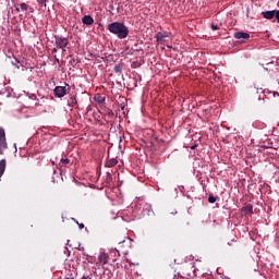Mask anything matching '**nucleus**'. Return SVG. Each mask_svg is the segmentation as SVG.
<instances>
[{
  "instance_id": "1",
  "label": "nucleus",
  "mask_w": 279,
  "mask_h": 279,
  "mask_svg": "<svg viewBox=\"0 0 279 279\" xmlns=\"http://www.w3.org/2000/svg\"><path fill=\"white\" fill-rule=\"evenodd\" d=\"M40 100L38 96L31 93H24L20 96V101L24 108H37V106H43V104L47 101V97L41 96Z\"/></svg>"
},
{
  "instance_id": "2",
  "label": "nucleus",
  "mask_w": 279,
  "mask_h": 279,
  "mask_svg": "<svg viewBox=\"0 0 279 279\" xmlns=\"http://www.w3.org/2000/svg\"><path fill=\"white\" fill-rule=\"evenodd\" d=\"M107 29L120 39L128 38V35L130 34L128 26L121 22H113L108 24Z\"/></svg>"
},
{
  "instance_id": "3",
  "label": "nucleus",
  "mask_w": 279,
  "mask_h": 279,
  "mask_svg": "<svg viewBox=\"0 0 279 279\" xmlns=\"http://www.w3.org/2000/svg\"><path fill=\"white\" fill-rule=\"evenodd\" d=\"M54 45L56 47L52 49V53H58V49H61L64 52L69 46V38L54 35Z\"/></svg>"
},
{
  "instance_id": "4",
  "label": "nucleus",
  "mask_w": 279,
  "mask_h": 279,
  "mask_svg": "<svg viewBox=\"0 0 279 279\" xmlns=\"http://www.w3.org/2000/svg\"><path fill=\"white\" fill-rule=\"evenodd\" d=\"M8 149V141L5 140V130L0 126V154L3 155Z\"/></svg>"
},
{
  "instance_id": "5",
  "label": "nucleus",
  "mask_w": 279,
  "mask_h": 279,
  "mask_svg": "<svg viewBox=\"0 0 279 279\" xmlns=\"http://www.w3.org/2000/svg\"><path fill=\"white\" fill-rule=\"evenodd\" d=\"M69 90H70L69 84H65V86H57L53 89L54 97L62 99V97H64V95H66V93H69Z\"/></svg>"
},
{
  "instance_id": "6",
  "label": "nucleus",
  "mask_w": 279,
  "mask_h": 279,
  "mask_svg": "<svg viewBox=\"0 0 279 279\" xmlns=\"http://www.w3.org/2000/svg\"><path fill=\"white\" fill-rule=\"evenodd\" d=\"M239 243V238L236 234L231 233L227 236V245L225 246L226 250H230V247H236V244Z\"/></svg>"
},
{
  "instance_id": "7",
  "label": "nucleus",
  "mask_w": 279,
  "mask_h": 279,
  "mask_svg": "<svg viewBox=\"0 0 279 279\" xmlns=\"http://www.w3.org/2000/svg\"><path fill=\"white\" fill-rule=\"evenodd\" d=\"M132 245V239L126 238L122 242L119 243V250H121L122 254H128V250H130Z\"/></svg>"
},
{
  "instance_id": "8",
  "label": "nucleus",
  "mask_w": 279,
  "mask_h": 279,
  "mask_svg": "<svg viewBox=\"0 0 279 279\" xmlns=\"http://www.w3.org/2000/svg\"><path fill=\"white\" fill-rule=\"evenodd\" d=\"M262 15L264 19L271 20L274 16L277 19V22L279 23V10H272V11H264L262 12Z\"/></svg>"
},
{
  "instance_id": "9",
  "label": "nucleus",
  "mask_w": 279,
  "mask_h": 279,
  "mask_svg": "<svg viewBox=\"0 0 279 279\" xmlns=\"http://www.w3.org/2000/svg\"><path fill=\"white\" fill-rule=\"evenodd\" d=\"M108 260H110V256L108 255V253H100L98 255V263L100 265H108Z\"/></svg>"
},
{
  "instance_id": "10",
  "label": "nucleus",
  "mask_w": 279,
  "mask_h": 279,
  "mask_svg": "<svg viewBox=\"0 0 279 279\" xmlns=\"http://www.w3.org/2000/svg\"><path fill=\"white\" fill-rule=\"evenodd\" d=\"M234 38H236L238 40H241L242 38L244 40H247L250 38V33H245V32L234 33Z\"/></svg>"
},
{
  "instance_id": "11",
  "label": "nucleus",
  "mask_w": 279,
  "mask_h": 279,
  "mask_svg": "<svg viewBox=\"0 0 279 279\" xmlns=\"http://www.w3.org/2000/svg\"><path fill=\"white\" fill-rule=\"evenodd\" d=\"M82 23L83 25H93V23H95V20L90 15H84L82 17Z\"/></svg>"
},
{
  "instance_id": "12",
  "label": "nucleus",
  "mask_w": 279,
  "mask_h": 279,
  "mask_svg": "<svg viewBox=\"0 0 279 279\" xmlns=\"http://www.w3.org/2000/svg\"><path fill=\"white\" fill-rule=\"evenodd\" d=\"M169 35L167 33L158 32L155 36L157 43L165 40Z\"/></svg>"
},
{
  "instance_id": "13",
  "label": "nucleus",
  "mask_w": 279,
  "mask_h": 279,
  "mask_svg": "<svg viewBox=\"0 0 279 279\" xmlns=\"http://www.w3.org/2000/svg\"><path fill=\"white\" fill-rule=\"evenodd\" d=\"M76 104H77V97L71 96L68 99V106H70V108H75Z\"/></svg>"
},
{
  "instance_id": "14",
  "label": "nucleus",
  "mask_w": 279,
  "mask_h": 279,
  "mask_svg": "<svg viewBox=\"0 0 279 279\" xmlns=\"http://www.w3.org/2000/svg\"><path fill=\"white\" fill-rule=\"evenodd\" d=\"M118 163H119V160H117V158H111L106 162L105 167L112 168V167H116V165Z\"/></svg>"
},
{
  "instance_id": "15",
  "label": "nucleus",
  "mask_w": 279,
  "mask_h": 279,
  "mask_svg": "<svg viewBox=\"0 0 279 279\" xmlns=\"http://www.w3.org/2000/svg\"><path fill=\"white\" fill-rule=\"evenodd\" d=\"M242 213H244V215H252V213H254V208L252 205L244 206L242 208Z\"/></svg>"
},
{
  "instance_id": "16",
  "label": "nucleus",
  "mask_w": 279,
  "mask_h": 279,
  "mask_svg": "<svg viewBox=\"0 0 279 279\" xmlns=\"http://www.w3.org/2000/svg\"><path fill=\"white\" fill-rule=\"evenodd\" d=\"M5 173V159L0 160V178Z\"/></svg>"
},
{
  "instance_id": "17",
  "label": "nucleus",
  "mask_w": 279,
  "mask_h": 279,
  "mask_svg": "<svg viewBox=\"0 0 279 279\" xmlns=\"http://www.w3.org/2000/svg\"><path fill=\"white\" fill-rule=\"evenodd\" d=\"M113 71L114 73H123V66L121 64H116Z\"/></svg>"
},
{
  "instance_id": "18",
  "label": "nucleus",
  "mask_w": 279,
  "mask_h": 279,
  "mask_svg": "<svg viewBox=\"0 0 279 279\" xmlns=\"http://www.w3.org/2000/svg\"><path fill=\"white\" fill-rule=\"evenodd\" d=\"M20 8H21L22 12H27L29 10V5H27V3H25V2H22L20 4Z\"/></svg>"
},
{
  "instance_id": "19",
  "label": "nucleus",
  "mask_w": 279,
  "mask_h": 279,
  "mask_svg": "<svg viewBox=\"0 0 279 279\" xmlns=\"http://www.w3.org/2000/svg\"><path fill=\"white\" fill-rule=\"evenodd\" d=\"M13 66H15L16 69H21V61H19V59H15V61H12Z\"/></svg>"
},
{
  "instance_id": "20",
  "label": "nucleus",
  "mask_w": 279,
  "mask_h": 279,
  "mask_svg": "<svg viewBox=\"0 0 279 279\" xmlns=\"http://www.w3.org/2000/svg\"><path fill=\"white\" fill-rule=\"evenodd\" d=\"M208 202H209V204H215V202H217V197L209 195Z\"/></svg>"
},
{
  "instance_id": "21",
  "label": "nucleus",
  "mask_w": 279,
  "mask_h": 279,
  "mask_svg": "<svg viewBox=\"0 0 279 279\" xmlns=\"http://www.w3.org/2000/svg\"><path fill=\"white\" fill-rule=\"evenodd\" d=\"M61 162H62V165H69L70 162H71V159H69V158H61Z\"/></svg>"
},
{
  "instance_id": "22",
  "label": "nucleus",
  "mask_w": 279,
  "mask_h": 279,
  "mask_svg": "<svg viewBox=\"0 0 279 279\" xmlns=\"http://www.w3.org/2000/svg\"><path fill=\"white\" fill-rule=\"evenodd\" d=\"M37 3H40V5L47 7V0H37Z\"/></svg>"
},
{
  "instance_id": "23",
  "label": "nucleus",
  "mask_w": 279,
  "mask_h": 279,
  "mask_svg": "<svg viewBox=\"0 0 279 279\" xmlns=\"http://www.w3.org/2000/svg\"><path fill=\"white\" fill-rule=\"evenodd\" d=\"M211 29H213L214 32H216L217 29H219V26H218V25H215V24H211Z\"/></svg>"
},
{
  "instance_id": "24",
  "label": "nucleus",
  "mask_w": 279,
  "mask_h": 279,
  "mask_svg": "<svg viewBox=\"0 0 279 279\" xmlns=\"http://www.w3.org/2000/svg\"><path fill=\"white\" fill-rule=\"evenodd\" d=\"M76 223H77L80 230H84V223H78V222H76Z\"/></svg>"
},
{
  "instance_id": "25",
  "label": "nucleus",
  "mask_w": 279,
  "mask_h": 279,
  "mask_svg": "<svg viewBox=\"0 0 279 279\" xmlns=\"http://www.w3.org/2000/svg\"><path fill=\"white\" fill-rule=\"evenodd\" d=\"M108 114L111 117H114V111L113 110H108Z\"/></svg>"
},
{
  "instance_id": "26",
  "label": "nucleus",
  "mask_w": 279,
  "mask_h": 279,
  "mask_svg": "<svg viewBox=\"0 0 279 279\" xmlns=\"http://www.w3.org/2000/svg\"><path fill=\"white\" fill-rule=\"evenodd\" d=\"M75 63V59H72L71 61H70V64H74Z\"/></svg>"
},
{
  "instance_id": "27",
  "label": "nucleus",
  "mask_w": 279,
  "mask_h": 279,
  "mask_svg": "<svg viewBox=\"0 0 279 279\" xmlns=\"http://www.w3.org/2000/svg\"><path fill=\"white\" fill-rule=\"evenodd\" d=\"M15 11L16 12H21V9H19V7L15 8Z\"/></svg>"
},
{
  "instance_id": "28",
  "label": "nucleus",
  "mask_w": 279,
  "mask_h": 279,
  "mask_svg": "<svg viewBox=\"0 0 279 279\" xmlns=\"http://www.w3.org/2000/svg\"><path fill=\"white\" fill-rule=\"evenodd\" d=\"M274 97H279V94L278 93H274Z\"/></svg>"
},
{
  "instance_id": "29",
  "label": "nucleus",
  "mask_w": 279,
  "mask_h": 279,
  "mask_svg": "<svg viewBox=\"0 0 279 279\" xmlns=\"http://www.w3.org/2000/svg\"><path fill=\"white\" fill-rule=\"evenodd\" d=\"M54 59H56V62H60V59L56 58V56H54Z\"/></svg>"
},
{
  "instance_id": "30",
  "label": "nucleus",
  "mask_w": 279,
  "mask_h": 279,
  "mask_svg": "<svg viewBox=\"0 0 279 279\" xmlns=\"http://www.w3.org/2000/svg\"><path fill=\"white\" fill-rule=\"evenodd\" d=\"M196 147H197V145H194V146L191 147V149H195Z\"/></svg>"
}]
</instances>
